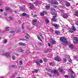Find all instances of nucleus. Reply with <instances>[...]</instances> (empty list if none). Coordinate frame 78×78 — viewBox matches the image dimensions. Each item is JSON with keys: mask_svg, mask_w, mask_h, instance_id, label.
<instances>
[{"mask_svg": "<svg viewBox=\"0 0 78 78\" xmlns=\"http://www.w3.org/2000/svg\"><path fill=\"white\" fill-rule=\"evenodd\" d=\"M60 41L62 42V44L63 45H66L68 43L67 41L66 38L64 37H61L60 38Z\"/></svg>", "mask_w": 78, "mask_h": 78, "instance_id": "f257e3e1", "label": "nucleus"}, {"mask_svg": "<svg viewBox=\"0 0 78 78\" xmlns=\"http://www.w3.org/2000/svg\"><path fill=\"white\" fill-rule=\"evenodd\" d=\"M47 14V12L45 11H43L40 13V16H44V14Z\"/></svg>", "mask_w": 78, "mask_h": 78, "instance_id": "f03ea898", "label": "nucleus"}, {"mask_svg": "<svg viewBox=\"0 0 78 78\" xmlns=\"http://www.w3.org/2000/svg\"><path fill=\"white\" fill-rule=\"evenodd\" d=\"M74 39L75 41H73V43L74 44H78V38L77 37H75L74 38Z\"/></svg>", "mask_w": 78, "mask_h": 78, "instance_id": "7ed1b4c3", "label": "nucleus"}, {"mask_svg": "<svg viewBox=\"0 0 78 78\" xmlns=\"http://www.w3.org/2000/svg\"><path fill=\"white\" fill-rule=\"evenodd\" d=\"M36 22H37V20L36 19H34L32 22L33 25H35Z\"/></svg>", "mask_w": 78, "mask_h": 78, "instance_id": "20e7f679", "label": "nucleus"}, {"mask_svg": "<svg viewBox=\"0 0 78 78\" xmlns=\"http://www.w3.org/2000/svg\"><path fill=\"white\" fill-rule=\"evenodd\" d=\"M15 31L16 33H20V32H21L20 28L19 27H18L16 29Z\"/></svg>", "mask_w": 78, "mask_h": 78, "instance_id": "39448f33", "label": "nucleus"}, {"mask_svg": "<svg viewBox=\"0 0 78 78\" xmlns=\"http://www.w3.org/2000/svg\"><path fill=\"white\" fill-rule=\"evenodd\" d=\"M50 43L52 45H54V44H56V41H54V40L53 39V38H52L51 39Z\"/></svg>", "mask_w": 78, "mask_h": 78, "instance_id": "423d86ee", "label": "nucleus"}, {"mask_svg": "<svg viewBox=\"0 0 78 78\" xmlns=\"http://www.w3.org/2000/svg\"><path fill=\"white\" fill-rule=\"evenodd\" d=\"M56 16H53L52 18L51 19V20L54 22H56L57 20V19L56 18Z\"/></svg>", "mask_w": 78, "mask_h": 78, "instance_id": "0eeeda50", "label": "nucleus"}, {"mask_svg": "<svg viewBox=\"0 0 78 78\" xmlns=\"http://www.w3.org/2000/svg\"><path fill=\"white\" fill-rule=\"evenodd\" d=\"M53 73H55V74H56L58 75H59V72H58V71L57 69H54Z\"/></svg>", "mask_w": 78, "mask_h": 78, "instance_id": "6e6552de", "label": "nucleus"}, {"mask_svg": "<svg viewBox=\"0 0 78 78\" xmlns=\"http://www.w3.org/2000/svg\"><path fill=\"white\" fill-rule=\"evenodd\" d=\"M54 59L57 61H58V62H60L61 61V59L58 57H55Z\"/></svg>", "mask_w": 78, "mask_h": 78, "instance_id": "1a4fd4ad", "label": "nucleus"}, {"mask_svg": "<svg viewBox=\"0 0 78 78\" xmlns=\"http://www.w3.org/2000/svg\"><path fill=\"white\" fill-rule=\"evenodd\" d=\"M19 45H21V46H26V44L23 43L22 42H20L18 44Z\"/></svg>", "mask_w": 78, "mask_h": 78, "instance_id": "9d476101", "label": "nucleus"}, {"mask_svg": "<svg viewBox=\"0 0 78 78\" xmlns=\"http://www.w3.org/2000/svg\"><path fill=\"white\" fill-rule=\"evenodd\" d=\"M72 30H73V31H76V29L75 28V27L74 26V25L72 24Z\"/></svg>", "mask_w": 78, "mask_h": 78, "instance_id": "9b49d317", "label": "nucleus"}, {"mask_svg": "<svg viewBox=\"0 0 78 78\" xmlns=\"http://www.w3.org/2000/svg\"><path fill=\"white\" fill-rule=\"evenodd\" d=\"M22 16L23 17H24V16L29 17V15H28L25 13H23L22 14Z\"/></svg>", "mask_w": 78, "mask_h": 78, "instance_id": "f8f14e48", "label": "nucleus"}, {"mask_svg": "<svg viewBox=\"0 0 78 78\" xmlns=\"http://www.w3.org/2000/svg\"><path fill=\"white\" fill-rule=\"evenodd\" d=\"M62 17L64 19H67L68 17V15L67 14H64L62 15Z\"/></svg>", "mask_w": 78, "mask_h": 78, "instance_id": "ddd939ff", "label": "nucleus"}, {"mask_svg": "<svg viewBox=\"0 0 78 78\" xmlns=\"http://www.w3.org/2000/svg\"><path fill=\"white\" fill-rule=\"evenodd\" d=\"M2 55H3V56H5L7 58H8L9 56V53L7 54H2Z\"/></svg>", "mask_w": 78, "mask_h": 78, "instance_id": "4468645a", "label": "nucleus"}, {"mask_svg": "<svg viewBox=\"0 0 78 78\" xmlns=\"http://www.w3.org/2000/svg\"><path fill=\"white\" fill-rule=\"evenodd\" d=\"M29 5H30V8L31 9H33V8H34V5H33V4L31 3H29Z\"/></svg>", "mask_w": 78, "mask_h": 78, "instance_id": "2eb2a0df", "label": "nucleus"}, {"mask_svg": "<svg viewBox=\"0 0 78 78\" xmlns=\"http://www.w3.org/2000/svg\"><path fill=\"white\" fill-rule=\"evenodd\" d=\"M55 33L56 34H57V35H59V34H61V32L58 30H56L55 31Z\"/></svg>", "mask_w": 78, "mask_h": 78, "instance_id": "dca6fc26", "label": "nucleus"}, {"mask_svg": "<svg viewBox=\"0 0 78 78\" xmlns=\"http://www.w3.org/2000/svg\"><path fill=\"white\" fill-rule=\"evenodd\" d=\"M58 70L60 72L62 73V72H63V71L64 70H63V69H62V68H58Z\"/></svg>", "mask_w": 78, "mask_h": 78, "instance_id": "f3484780", "label": "nucleus"}, {"mask_svg": "<svg viewBox=\"0 0 78 78\" xmlns=\"http://www.w3.org/2000/svg\"><path fill=\"white\" fill-rule=\"evenodd\" d=\"M53 26L55 27V29H57L58 28V24H57L54 23L53 24Z\"/></svg>", "mask_w": 78, "mask_h": 78, "instance_id": "a211bd4d", "label": "nucleus"}, {"mask_svg": "<svg viewBox=\"0 0 78 78\" xmlns=\"http://www.w3.org/2000/svg\"><path fill=\"white\" fill-rule=\"evenodd\" d=\"M54 70L51 69H48V72L50 73H53Z\"/></svg>", "mask_w": 78, "mask_h": 78, "instance_id": "6ab92c4d", "label": "nucleus"}, {"mask_svg": "<svg viewBox=\"0 0 78 78\" xmlns=\"http://www.w3.org/2000/svg\"><path fill=\"white\" fill-rule=\"evenodd\" d=\"M69 32L71 33H73L74 32V31L73 30L72 28H70L69 30Z\"/></svg>", "mask_w": 78, "mask_h": 78, "instance_id": "aec40b11", "label": "nucleus"}, {"mask_svg": "<svg viewBox=\"0 0 78 78\" xmlns=\"http://www.w3.org/2000/svg\"><path fill=\"white\" fill-rule=\"evenodd\" d=\"M66 6H70V3L69 2H67L66 4Z\"/></svg>", "mask_w": 78, "mask_h": 78, "instance_id": "412c9836", "label": "nucleus"}, {"mask_svg": "<svg viewBox=\"0 0 78 78\" xmlns=\"http://www.w3.org/2000/svg\"><path fill=\"white\" fill-rule=\"evenodd\" d=\"M45 8L46 9H49L50 8V5H46Z\"/></svg>", "mask_w": 78, "mask_h": 78, "instance_id": "4be33fe9", "label": "nucleus"}, {"mask_svg": "<svg viewBox=\"0 0 78 78\" xmlns=\"http://www.w3.org/2000/svg\"><path fill=\"white\" fill-rule=\"evenodd\" d=\"M19 63L20 64V65L21 66V65H22V64H23V61L22 60H20L19 62Z\"/></svg>", "mask_w": 78, "mask_h": 78, "instance_id": "5701e85b", "label": "nucleus"}, {"mask_svg": "<svg viewBox=\"0 0 78 78\" xmlns=\"http://www.w3.org/2000/svg\"><path fill=\"white\" fill-rule=\"evenodd\" d=\"M37 37L38 39V40H39L40 41H41V42H42V39L41 38V37H40L38 36V35H37Z\"/></svg>", "mask_w": 78, "mask_h": 78, "instance_id": "b1692460", "label": "nucleus"}, {"mask_svg": "<svg viewBox=\"0 0 78 78\" xmlns=\"http://www.w3.org/2000/svg\"><path fill=\"white\" fill-rule=\"evenodd\" d=\"M69 47L70 48H74V46L73 44H70L69 45Z\"/></svg>", "mask_w": 78, "mask_h": 78, "instance_id": "393cba45", "label": "nucleus"}, {"mask_svg": "<svg viewBox=\"0 0 78 78\" xmlns=\"http://www.w3.org/2000/svg\"><path fill=\"white\" fill-rule=\"evenodd\" d=\"M74 16H77V17H78V11L75 12L74 14Z\"/></svg>", "mask_w": 78, "mask_h": 78, "instance_id": "a878e982", "label": "nucleus"}, {"mask_svg": "<svg viewBox=\"0 0 78 78\" xmlns=\"http://www.w3.org/2000/svg\"><path fill=\"white\" fill-rule=\"evenodd\" d=\"M5 11H11V10L10 9V8H7L6 7H5Z\"/></svg>", "mask_w": 78, "mask_h": 78, "instance_id": "bb28decb", "label": "nucleus"}, {"mask_svg": "<svg viewBox=\"0 0 78 78\" xmlns=\"http://www.w3.org/2000/svg\"><path fill=\"white\" fill-rule=\"evenodd\" d=\"M63 62L65 63L67 61V59H66V58H63Z\"/></svg>", "mask_w": 78, "mask_h": 78, "instance_id": "cd10ccee", "label": "nucleus"}, {"mask_svg": "<svg viewBox=\"0 0 78 78\" xmlns=\"http://www.w3.org/2000/svg\"><path fill=\"white\" fill-rule=\"evenodd\" d=\"M36 64H37V66H41V64H40V63H39V62H38V61H37L36 62Z\"/></svg>", "mask_w": 78, "mask_h": 78, "instance_id": "c85d7f7f", "label": "nucleus"}, {"mask_svg": "<svg viewBox=\"0 0 78 78\" xmlns=\"http://www.w3.org/2000/svg\"><path fill=\"white\" fill-rule=\"evenodd\" d=\"M8 18L9 20H13L14 19V18L12 16H9Z\"/></svg>", "mask_w": 78, "mask_h": 78, "instance_id": "c756f323", "label": "nucleus"}, {"mask_svg": "<svg viewBox=\"0 0 78 78\" xmlns=\"http://www.w3.org/2000/svg\"><path fill=\"white\" fill-rule=\"evenodd\" d=\"M20 10H21L22 11H24L25 10V9L23 8V7H20Z\"/></svg>", "mask_w": 78, "mask_h": 78, "instance_id": "7c9ffc66", "label": "nucleus"}, {"mask_svg": "<svg viewBox=\"0 0 78 78\" xmlns=\"http://www.w3.org/2000/svg\"><path fill=\"white\" fill-rule=\"evenodd\" d=\"M51 11H56V10H55L54 9H53V8H52L51 9Z\"/></svg>", "mask_w": 78, "mask_h": 78, "instance_id": "2f4dec72", "label": "nucleus"}, {"mask_svg": "<svg viewBox=\"0 0 78 78\" xmlns=\"http://www.w3.org/2000/svg\"><path fill=\"white\" fill-rule=\"evenodd\" d=\"M45 21L46 23H49V22H50V21H49V20L48 19H46Z\"/></svg>", "mask_w": 78, "mask_h": 78, "instance_id": "473e14b6", "label": "nucleus"}, {"mask_svg": "<svg viewBox=\"0 0 78 78\" xmlns=\"http://www.w3.org/2000/svg\"><path fill=\"white\" fill-rule=\"evenodd\" d=\"M43 61L44 62H46L47 61V59L46 58H44L43 59Z\"/></svg>", "mask_w": 78, "mask_h": 78, "instance_id": "72a5a7b5", "label": "nucleus"}, {"mask_svg": "<svg viewBox=\"0 0 78 78\" xmlns=\"http://www.w3.org/2000/svg\"><path fill=\"white\" fill-rule=\"evenodd\" d=\"M54 5H58V3L57 1H55L54 2Z\"/></svg>", "mask_w": 78, "mask_h": 78, "instance_id": "f704fd0d", "label": "nucleus"}, {"mask_svg": "<svg viewBox=\"0 0 78 78\" xmlns=\"http://www.w3.org/2000/svg\"><path fill=\"white\" fill-rule=\"evenodd\" d=\"M12 59L13 60H15L16 59V58H15V56L14 55L12 56Z\"/></svg>", "mask_w": 78, "mask_h": 78, "instance_id": "c9c22d12", "label": "nucleus"}, {"mask_svg": "<svg viewBox=\"0 0 78 78\" xmlns=\"http://www.w3.org/2000/svg\"><path fill=\"white\" fill-rule=\"evenodd\" d=\"M70 76L71 78H75V77L74 76H73V75H70Z\"/></svg>", "mask_w": 78, "mask_h": 78, "instance_id": "e433bc0d", "label": "nucleus"}, {"mask_svg": "<svg viewBox=\"0 0 78 78\" xmlns=\"http://www.w3.org/2000/svg\"><path fill=\"white\" fill-rule=\"evenodd\" d=\"M24 23H23L22 25V28L23 30H24Z\"/></svg>", "mask_w": 78, "mask_h": 78, "instance_id": "4c0bfd02", "label": "nucleus"}, {"mask_svg": "<svg viewBox=\"0 0 78 78\" xmlns=\"http://www.w3.org/2000/svg\"><path fill=\"white\" fill-rule=\"evenodd\" d=\"M55 1H51V3H52V4H53V5H54L55 3Z\"/></svg>", "mask_w": 78, "mask_h": 78, "instance_id": "58836bf2", "label": "nucleus"}, {"mask_svg": "<svg viewBox=\"0 0 78 78\" xmlns=\"http://www.w3.org/2000/svg\"><path fill=\"white\" fill-rule=\"evenodd\" d=\"M25 38H26L27 39V40H28L29 39V38L27 36V35L25 36Z\"/></svg>", "mask_w": 78, "mask_h": 78, "instance_id": "ea45409f", "label": "nucleus"}, {"mask_svg": "<svg viewBox=\"0 0 78 78\" xmlns=\"http://www.w3.org/2000/svg\"><path fill=\"white\" fill-rule=\"evenodd\" d=\"M9 27H7L5 28V30L6 31H9Z\"/></svg>", "mask_w": 78, "mask_h": 78, "instance_id": "a19ab883", "label": "nucleus"}, {"mask_svg": "<svg viewBox=\"0 0 78 78\" xmlns=\"http://www.w3.org/2000/svg\"><path fill=\"white\" fill-rule=\"evenodd\" d=\"M40 63H43V60H42L41 59L40 60Z\"/></svg>", "mask_w": 78, "mask_h": 78, "instance_id": "79ce46f5", "label": "nucleus"}, {"mask_svg": "<svg viewBox=\"0 0 78 78\" xmlns=\"http://www.w3.org/2000/svg\"><path fill=\"white\" fill-rule=\"evenodd\" d=\"M50 64H51L52 65H54L55 64V63L54 62H51L50 63Z\"/></svg>", "mask_w": 78, "mask_h": 78, "instance_id": "37998d69", "label": "nucleus"}, {"mask_svg": "<svg viewBox=\"0 0 78 78\" xmlns=\"http://www.w3.org/2000/svg\"><path fill=\"white\" fill-rule=\"evenodd\" d=\"M39 34L40 35V36H41L42 35V34L41 32H39Z\"/></svg>", "mask_w": 78, "mask_h": 78, "instance_id": "c03bdc74", "label": "nucleus"}, {"mask_svg": "<svg viewBox=\"0 0 78 78\" xmlns=\"http://www.w3.org/2000/svg\"><path fill=\"white\" fill-rule=\"evenodd\" d=\"M64 76L65 78H68V77H69V76H68V75H65Z\"/></svg>", "mask_w": 78, "mask_h": 78, "instance_id": "a18cd8bd", "label": "nucleus"}, {"mask_svg": "<svg viewBox=\"0 0 78 78\" xmlns=\"http://www.w3.org/2000/svg\"><path fill=\"white\" fill-rule=\"evenodd\" d=\"M51 14H52V15H55V16H57V14H55V13H51Z\"/></svg>", "mask_w": 78, "mask_h": 78, "instance_id": "49530a36", "label": "nucleus"}, {"mask_svg": "<svg viewBox=\"0 0 78 78\" xmlns=\"http://www.w3.org/2000/svg\"><path fill=\"white\" fill-rule=\"evenodd\" d=\"M10 33H13L15 32V31H10Z\"/></svg>", "mask_w": 78, "mask_h": 78, "instance_id": "de8ad7c7", "label": "nucleus"}, {"mask_svg": "<svg viewBox=\"0 0 78 78\" xmlns=\"http://www.w3.org/2000/svg\"><path fill=\"white\" fill-rule=\"evenodd\" d=\"M37 72H38V70L37 69H35V73H37Z\"/></svg>", "mask_w": 78, "mask_h": 78, "instance_id": "09e8293b", "label": "nucleus"}, {"mask_svg": "<svg viewBox=\"0 0 78 78\" xmlns=\"http://www.w3.org/2000/svg\"><path fill=\"white\" fill-rule=\"evenodd\" d=\"M7 42V40L5 39L4 41V44H6Z\"/></svg>", "mask_w": 78, "mask_h": 78, "instance_id": "8fccbe9b", "label": "nucleus"}, {"mask_svg": "<svg viewBox=\"0 0 78 78\" xmlns=\"http://www.w3.org/2000/svg\"><path fill=\"white\" fill-rule=\"evenodd\" d=\"M4 14L5 16H7V13L6 12H5L4 13Z\"/></svg>", "mask_w": 78, "mask_h": 78, "instance_id": "3c124183", "label": "nucleus"}, {"mask_svg": "<svg viewBox=\"0 0 78 78\" xmlns=\"http://www.w3.org/2000/svg\"><path fill=\"white\" fill-rule=\"evenodd\" d=\"M26 53L27 55H28L29 53H28V51H26Z\"/></svg>", "mask_w": 78, "mask_h": 78, "instance_id": "603ef678", "label": "nucleus"}, {"mask_svg": "<svg viewBox=\"0 0 78 78\" xmlns=\"http://www.w3.org/2000/svg\"><path fill=\"white\" fill-rule=\"evenodd\" d=\"M12 67H16V66H15V65H12Z\"/></svg>", "mask_w": 78, "mask_h": 78, "instance_id": "864d4df0", "label": "nucleus"}, {"mask_svg": "<svg viewBox=\"0 0 78 78\" xmlns=\"http://www.w3.org/2000/svg\"><path fill=\"white\" fill-rule=\"evenodd\" d=\"M61 12H64V10H61Z\"/></svg>", "mask_w": 78, "mask_h": 78, "instance_id": "5fc2aeb1", "label": "nucleus"}, {"mask_svg": "<svg viewBox=\"0 0 78 78\" xmlns=\"http://www.w3.org/2000/svg\"><path fill=\"white\" fill-rule=\"evenodd\" d=\"M69 62H72V60H69Z\"/></svg>", "mask_w": 78, "mask_h": 78, "instance_id": "6e6d98bb", "label": "nucleus"}, {"mask_svg": "<svg viewBox=\"0 0 78 78\" xmlns=\"http://www.w3.org/2000/svg\"><path fill=\"white\" fill-rule=\"evenodd\" d=\"M48 45L49 47H50V46H51V44H50V43H48Z\"/></svg>", "mask_w": 78, "mask_h": 78, "instance_id": "4d7b16f0", "label": "nucleus"}, {"mask_svg": "<svg viewBox=\"0 0 78 78\" xmlns=\"http://www.w3.org/2000/svg\"><path fill=\"white\" fill-rule=\"evenodd\" d=\"M39 44L41 46H42V43H39Z\"/></svg>", "mask_w": 78, "mask_h": 78, "instance_id": "13d9d810", "label": "nucleus"}, {"mask_svg": "<svg viewBox=\"0 0 78 78\" xmlns=\"http://www.w3.org/2000/svg\"><path fill=\"white\" fill-rule=\"evenodd\" d=\"M41 38L42 39H44V37H43L42 35L41 36Z\"/></svg>", "mask_w": 78, "mask_h": 78, "instance_id": "bf43d9fd", "label": "nucleus"}, {"mask_svg": "<svg viewBox=\"0 0 78 78\" xmlns=\"http://www.w3.org/2000/svg\"><path fill=\"white\" fill-rule=\"evenodd\" d=\"M22 41H25V38H22Z\"/></svg>", "mask_w": 78, "mask_h": 78, "instance_id": "052dcab7", "label": "nucleus"}, {"mask_svg": "<svg viewBox=\"0 0 78 78\" xmlns=\"http://www.w3.org/2000/svg\"><path fill=\"white\" fill-rule=\"evenodd\" d=\"M62 5H64V6H65V4H64V3H62Z\"/></svg>", "mask_w": 78, "mask_h": 78, "instance_id": "680f3d73", "label": "nucleus"}, {"mask_svg": "<svg viewBox=\"0 0 78 78\" xmlns=\"http://www.w3.org/2000/svg\"><path fill=\"white\" fill-rule=\"evenodd\" d=\"M16 55L17 56H19V55L18 54H16Z\"/></svg>", "mask_w": 78, "mask_h": 78, "instance_id": "e2e57ef3", "label": "nucleus"}, {"mask_svg": "<svg viewBox=\"0 0 78 78\" xmlns=\"http://www.w3.org/2000/svg\"><path fill=\"white\" fill-rule=\"evenodd\" d=\"M0 11L1 12H2V11H3V9H0Z\"/></svg>", "mask_w": 78, "mask_h": 78, "instance_id": "0e129e2a", "label": "nucleus"}, {"mask_svg": "<svg viewBox=\"0 0 78 78\" xmlns=\"http://www.w3.org/2000/svg\"><path fill=\"white\" fill-rule=\"evenodd\" d=\"M34 16L35 17H37V15H34Z\"/></svg>", "mask_w": 78, "mask_h": 78, "instance_id": "69168bd1", "label": "nucleus"}, {"mask_svg": "<svg viewBox=\"0 0 78 78\" xmlns=\"http://www.w3.org/2000/svg\"><path fill=\"white\" fill-rule=\"evenodd\" d=\"M76 57H74V59H76Z\"/></svg>", "mask_w": 78, "mask_h": 78, "instance_id": "338daca9", "label": "nucleus"}, {"mask_svg": "<svg viewBox=\"0 0 78 78\" xmlns=\"http://www.w3.org/2000/svg\"><path fill=\"white\" fill-rule=\"evenodd\" d=\"M76 25H77L78 26V23H76Z\"/></svg>", "mask_w": 78, "mask_h": 78, "instance_id": "774afa93", "label": "nucleus"}]
</instances>
